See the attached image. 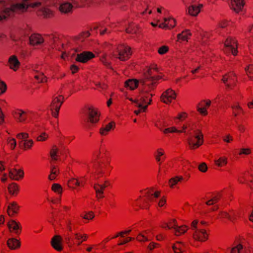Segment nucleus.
Here are the masks:
<instances>
[{"label": "nucleus", "mask_w": 253, "mask_h": 253, "mask_svg": "<svg viewBox=\"0 0 253 253\" xmlns=\"http://www.w3.org/2000/svg\"><path fill=\"white\" fill-rule=\"evenodd\" d=\"M157 72L156 68L154 67L148 69L144 73V78L140 80L142 88L139 95L134 98H127L135 107L138 108L134 111V113L136 115H138L141 113L145 112L148 106L151 104L152 101L151 97L153 94L150 92L153 89L156 82L161 79L160 75L155 74V72Z\"/></svg>", "instance_id": "nucleus-1"}, {"label": "nucleus", "mask_w": 253, "mask_h": 253, "mask_svg": "<svg viewBox=\"0 0 253 253\" xmlns=\"http://www.w3.org/2000/svg\"><path fill=\"white\" fill-rule=\"evenodd\" d=\"M46 6V0H21L20 2L11 5L0 1V20L5 19L14 12H25L29 8H39L44 17H51L53 12Z\"/></svg>", "instance_id": "nucleus-2"}, {"label": "nucleus", "mask_w": 253, "mask_h": 253, "mask_svg": "<svg viewBox=\"0 0 253 253\" xmlns=\"http://www.w3.org/2000/svg\"><path fill=\"white\" fill-rule=\"evenodd\" d=\"M149 202H157L159 207H163L166 204V199L164 197H160V192L153 189L149 191L144 199V205H142L143 209H147L148 206L147 204Z\"/></svg>", "instance_id": "nucleus-3"}, {"label": "nucleus", "mask_w": 253, "mask_h": 253, "mask_svg": "<svg viewBox=\"0 0 253 253\" xmlns=\"http://www.w3.org/2000/svg\"><path fill=\"white\" fill-rule=\"evenodd\" d=\"M36 114V113L35 111L29 110H24L21 109H16L13 113L15 120L20 123H24L26 121H32Z\"/></svg>", "instance_id": "nucleus-4"}, {"label": "nucleus", "mask_w": 253, "mask_h": 253, "mask_svg": "<svg viewBox=\"0 0 253 253\" xmlns=\"http://www.w3.org/2000/svg\"><path fill=\"white\" fill-rule=\"evenodd\" d=\"M187 141L189 148L191 149H196L203 144V135L198 130L195 135L190 136Z\"/></svg>", "instance_id": "nucleus-5"}, {"label": "nucleus", "mask_w": 253, "mask_h": 253, "mask_svg": "<svg viewBox=\"0 0 253 253\" xmlns=\"http://www.w3.org/2000/svg\"><path fill=\"white\" fill-rule=\"evenodd\" d=\"M203 4L199 3L197 0H191L187 6L186 12L192 16H196L200 13Z\"/></svg>", "instance_id": "nucleus-6"}, {"label": "nucleus", "mask_w": 253, "mask_h": 253, "mask_svg": "<svg viewBox=\"0 0 253 253\" xmlns=\"http://www.w3.org/2000/svg\"><path fill=\"white\" fill-rule=\"evenodd\" d=\"M63 100L64 97L62 96H56L53 98L50 105V110L54 117H58L59 111Z\"/></svg>", "instance_id": "nucleus-7"}, {"label": "nucleus", "mask_w": 253, "mask_h": 253, "mask_svg": "<svg viewBox=\"0 0 253 253\" xmlns=\"http://www.w3.org/2000/svg\"><path fill=\"white\" fill-rule=\"evenodd\" d=\"M118 58L122 61L128 59L131 54L130 47L125 45L120 46L118 48Z\"/></svg>", "instance_id": "nucleus-8"}, {"label": "nucleus", "mask_w": 253, "mask_h": 253, "mask_svg": "<svg viewBox=\"0 0 253 253\" xmlns=\"http://www.w3.org/2000/svg\"><path fill=\"white\" fill-rule=\"evenodd\" d=\"M154 230L153 229H147L139 232L137 237L136 240L139 242H145L151 241L153 239V234Z\"/></svg>", "instance_id": "nucleus-9"}, {"label": "nucleus", "mask_w": 253, "mask_h": 253, "mask_svg": "<svg viewBox=\"0 0 253 253\" xmlns=\"http://www.w3.org/2000/svg\"><path fill=\"white\" fill-rule=\"evenodd\" d=\"M176 93L174 90L169 88L164 91L161 95V100L166 104L170 103L176 99Z\"/></svg>", "instance_id": "nucleus-10"}, {"label": "nucleus", "mask_w": 253, "mask_h": 253, "mask_svg": "<svg viewBox=\"0 0 253 253\" xmlns=\"http://www.w3.org/2000/svg\"><path fill=\"white\" fill-rule=\"evenodd\" d=\"M108 185L109 182L106 180L102 182L98 181L94 184L93 188L95 191L97 198H102L103 197V190Z\"/></svg>", "instance_id": "nucleus-11"}, {"label": "nucleus", "mask_w": 253, "mask_h": 253, "mask_svg": "<svg viewBox=\"0 0 253 253\" xmlns=\"http://www.w3.org/2000/svg\"><path fill=\"white\" fill-rule=\"evenodd\" d=\"M192 237L194 240L203 242L208 238V234L204 229H196L193 233Z\"/></svg>", "instance_id": "nucleus-12"}, {"label": "nucleus", "mask_w": 253, "mask_h": 253, "mask_svg": "<svg viewBox=\"0 0 253 253\" xmlns=\"http://www.w3.org/2000/svg\"><path fill=\"white\" fill-rule=\"evenodd\" d=\"M224 45L226 52H231L234 55H237V43L235 40L231 38H228L224 42Z\"/></svg>", "instance_id": "nucleus-13"}, {"label": "nucleus", "mask_w": 253, "mask_h": 253, "mask_svg": "<svg viewBox=\"0 0 253 253\" xmlns=\"http://www.w3.org/2000/svg\"><path fill=\"white\" fill-rule=\"evenodd\" d=\"M86 114L88 121L91 123H96L99 120V115L97 109L92 106L87 108Z\"/></svg>", "instance_id": "nucleus-14"}, {"label": "nucleus", "mask_w": 253, "mask_h": 253, "mask_svg": "<svg viewBox=\"0 0 253 253\" xmlns=\"http://www.w3.org/2000/svg\"><path fill=\"white\" fill-rule=\"evenodd\" d=\"M7 66L13 71L18 70L20 66V62L16 55H11L9 57L7 61Z\"/></svg>", "instance_id": "nucleus-15"}, {"label": "nucleus", "mask_w": 253, "mask_h": 253, "mask_svg": "<svg viewBox=\"0 0 253 253\" xmlns=\"http://www.w3.org/2000/svg\"><path fill=\"white\" fill-rule=\"evenodd\" d=\"M94 57V55L89 51H84L80 54H78L76 57V61L81 62L85 63L90 59Z\"/></svg>", "instance_id": "nucleus-16"}, {"label": "nucleus", "mask_w": 253, "mask_h": 253, "mask_svg": "<svg viewBox=\"0 0 253 253\" xmlns=\"http://www.w3.org/2000/svg\"><path fill=\"white\" fill-rule=\"evenodd\" d=\"M176 25V20L172 17H165L164 22L160 23L158 26L162 29H171Z\"/></svg>", "instance_id": "nucleus-17"}, {"label": "nucleus", "mask_w": 253, "mask_h": 253, "mask_svg": "<svg viewBox=\"0 0 253 253\" xmlns=\"http://www.w3.org/2000/svg\"><path fill=\"white\" fill-rule=\"evenodd\" d=\"M236 76L233 72H230L223 76L222 81L229 88L234 84L236 81Z\"/></svg>", "instance_id": "nucleus-18"}, {"label": "nucleus", "mask_w": 253, "mask_h": 253, "mask_svg": "<svg viewBox=\"0 0 253 253\" xmlns=\"http://www.w3.org/2000/svg\"><path fill=\"white\" fill-rule=\"evenodd\" d=\"M29 135L27 133L22 132L18 134L16 137L19 139H21L24 141L23 145L24 148L25 149H28L32 147L33 141L32 140H27L26 139L28 137Z\"/></svg>", "instance_id": "nucleus-19"}, {"label": "nucleus", "mask_w": 253, "mask_h": 253, "mask_svg": "<svg viewBox=\"0 0 253 253\" xmlns=\"http://www.w3.org/2000/svg\"><path fill=\"white\" fill-rule=\"evenodd\" d=\"M24 172L21 169H9L8 170V177L13 180H18L23 177Z\"/></svg>", "instance_id": "nucleus-20"}, {"label": "nucleus", "mask_w": 253, "mask_h": 253, "mask_svg": "<svg viewBox=\"0 0 253 253\" xmlns=\"http://www.w3.org/2000/svg\"><path fill=\"white\" fill-rule=\"evenodd\" d=\"M44 42L42 36L38 34H33L29 37L30 44L32 45H40Z\"/></svg>", "instance_id": "nucleus-21"}, {"label": "nucleus", "mask_w": 253, "mask_h": 253, "mask_svg": "<svg viewBox=\"0 0 253 253\" xmlns=\"http://www.w3.org/2000/svg\"><path fill=\"white\" fill-rule=\"evenodd\" d=\"M244 4L243 0H231L230 6L234 11L238 13L242 10Z\"/></svg>", "instance_id": "nucleus-22"}, {"label": "nucleus", "mask_w": 253, "mask_h": 253, "mask_svg": "<svg viewBox=\"0 0 253 253\" xmlns=\"http://www.w3.org/2000/svg\"><path fill=\"white\" fill-rule=\"evenodd\" d=\"M7 225L10 232H13L16 234L19 233L21 227L20 224L18 222L11 219L7 222Z\"/></svg>", "instance_id": "nucleus-23"}, {"label": "nucleus", "mask_w": 253, "mask_h": 253, "mask_svg": "<svg viewBox=\"0 0 253 253\" xmlns=\"http://www.w3.org/2000/svg\"><path fill=\"white\" fill-rule=\"evenodd\" d=\"M19 209V206L15 202H12L7 203V212L9 216H13L17 213Z\"/></svg>", "instance_id": "nucleus-24"}, {"label": "nucleus", "mask_w": 253, "mask_h": 253, "mask_svg": "<svg viewBox=\"0 0 253 253\" xmlns=\"http://www.w3.org/2000/svg\"><path fill=\"white\" fill-rule=\"evenodd\" d=\"M62 239L60 236H55L51 240V245L57 251H61L63 249L62 245Z\"/></svg>", "instance_id": "nucleus-25"}, {"label": "nucleus", "mask_w": 253, "mask_h": 253, "mask_svg": "<svg viewBox=\"0 0 253 253\" xmlns=\"http://www.w3.org/2000/svg\"><path fill=\"white\" fill-rule=\"evenodd\" d=\"M115 124L113 122H111L106 125L101 127L99 129V134L101 136H106L111 130L114 129Z\"/></svg>", "instance_id": "nucleus-26"}, {"label": "nucleus", "mask_w": 253, "mask_h": 253, "mask_svg": "<svg viewBox=\"0 0 253 253\" xmlns=\"http://www.w3.org/2000/svg\"><path fill=\"white\" fill-rule=\"evenodd\" d=\"M155 158L157 162L161 164L166 158L165 150L162 148L157 149L155 154Z\"/></svg>", "instance_id": "nucleus-27"}, {"label": "nucleus", "mask_w": 253, "mask_h": 253, "mask_svg": "<svg viewBox=\"0 0 253 253\" xmlns=\"http://www.w3.org/2000/svg\"><path fill=\"white\" fill-rule=\"evenodd\" d=\"M214 162L217 167L222 168L227 165L228 159L226 156H220L214 160Z\"/></svg>", "instance_id": "nucleus-28"}, {"label": "nucleus", "mask_w": 253, "mask_h": 253, "mask_svg": "<svg viewBox=\"0 0 253 253\" xmlns=\"http://www.w3.org/2000/svg\"><path fill=\"white\" fill-rule=\"evenodd\" d=\"M7 247L10 250H16L20 246V242L15 238H11L7 240L6 242Z\"/></svg>", "instance_id": "nucleus-29"}, {"label": "nucleus", "mask_w": 253, "mask_h": 253, "mask_svg": "<svg viewBox=\"0 0 253 253\" xmlns=\"http://www.w3.org/2000/svg\"><path fill=\"white\" fill-rule=\"evenodd\" d=\"M183 180V177L181 175L174 176L170 178L168 181V185L170 188H174L176 185Z\"/></svg>", "instance_id": "nucleus-30"}, {"label": "nucleus", "mask_w": 253, "mask_h": 253, "mask_svg": "<svg viewBox=\"0 0 253 253\" xmlns=\"http://www.w3.org/2000/svg\"><path fill=\"white\" fill-rule=\"evenodd\" d=\"M139 83H140V81H139L136 79H129L125 82V86L127 88L133 90L138 86ZM140 84L142 85L141 83Z\"/></svg>", "instance_id": "nucleus-31"}, {"label": "nucleus", "mask_w": 253, "mask_h": 253, "mask_svg": "<svg viewBox=\"0 0 253 253\" xmlns=\"http://www.w3.org/2000/svg\"><path fill=\"white\" fill-rule=\"evenodd\" d=\"M74 236V240L76 241V245L77 246H80L83 242L86 241L87 239V235L86 234L75 233Z\"/></svg>", "instance_id": "nucleus-32"}, {"label": "nucleus", "mask_w": 253, "mask_h": 253, "mask_svg": "<svg viewBox=\"0 0 253 253\" xmlns=\"http://www.w3.org/2000/svg\"><path fill=\"white\" fill-rule=\"evenodd\" d=\"M7 190L9 194L13 196H16L19 191L18 185L15 183H11L8 184Z\"/></svg>", "instance_id": "nucleus-33"}, {"label": "nucleus", "mask_w": 253, "mask_h": 253, "mask_svg": "<svg viewBox=\"0 0 253 253\" xmlns=\"http://www.w3.org/2000/svg\"><path fill=\"white\" fill-rule=\"evenodd\" d=\"M172 229H173L175 235L179 236L186 232L188 227L185 225L178 226L177 224H174Z\"/></svg>", "instance_id": "nucleus-34"}, {"label": "nucleus", "mask_w": 253, "mask_h": 253, "mask_svg": "<svg viewBox=\"0 0 253 253\" xmlns=\"http://www.w3.org/2000/svg\"><path fill=\"white\" fill-rule=\"evenodd\" d=\"M231 108L232 109L233 114L235 117H238L241 114L244 113L242 108L238 102L234 103L231 106Z\"/></svg>", "instance_id": "nucleus-35"}, {"label": "nucleus", "mask_w": 253, "mask_h": 253, "mask_svg": "<svg viewBox=\"0 0 253 253\" xmlns=\"http://www.w3.org/2000/svg\"><path fill=\"white\" fill-rule=\"evenodd\" d=\"M190 36L191 33L189 30L183 31L177 35V41L178 42L187 41Z\"/></svg>", "instance_id": "nucleus-36"}, {"label": "nucleus", "mask_w": 253, "mask_h": 253, "mask_svg": "<svg viewBox=\"0 0 253 253\" xmlns=\"http://www.w3.org/2000/svg\"><path fill=\"white\" fill-rule=\"evenodd\" d=\"M174 253H182L184 251V244L181 242H177L172 246Z\"/></svg>", "instance_id": "nucleus-37"}, {"label": "nucleus", "mask_w": 253, "mask_h": 253, "mask_svg": "<svg viewBox=\"0 0 253 253\" xmlns=\"http://www.w3.org/2000/svg\"><path fill=\"white\" fill-rule=\"evenodd\" d=\"M59 173V169L55 166L53 165L51 167L50 174L49 175L48 178L50 180L55 179Z\"/></svg>", "instance_id": "nucleus-38"}, {"label": "nucleus", "mask_w": 253, "mask_h": 253, "mask_svg": "<svg viewBox=\"0 0 253 253\" xmlns=\"http://www.w3.org/2000/svg\"><path fill=\"white\" fill-rule=\"evenodd\" d=\"M138 26L133 23H129L126 29V32L128 34H136L138 29Z\"/></svg>", "instance_id": "nucleus-39"}, {"label": "nucleus", "mask_w": 253, "mask_h": 253, "mask_svg": "<svg viewBox=\"0 0 253 253\" xmlns=\"http://www.w3.org/2000/svg\"><path fill=\"white\" fill-rule=\"evenodd\" d=\"M34 70L37 72V74L35 75V79L39 82H45L46 81V78L42 73L39 72L38 68H34Z\"/></svg>", "instance_id": "nucleus-40"}, {"label": "nucleus", "mask_w": 253, "mask_h": 253, "mask_svg": "<svg viewBox=\"0 0 253 253\" xmlns=\"http://www.w3.org/2000/svg\"><path fill=\"white\" fill-rule=\"evenodd\" d=\"M68 186L73 189L75 188V186H81V182L79 180L76 178H71L68 181Z\"/></svg>", "instance_id": "nucleus-41"}, {"label": "nucleus", "mask_w": 253, "mask_h": 253, "mask_svg": "<svg viewBox=\"0 0 253 253\" xmlns=\"http://www.w3.org/2000/svg\"><path fill=\"white\" fill-rule=\"evenodd\" d=\"M160 129L165 134H167L168 133H181V130H178L176 127L175 126H171L169 127H168L165 129H161L160 128Z\"/></svg>", "instance_id": "nucleus-42"}, {"label": "nucleus", "mask_w": 253, "mask_h": 253, "mask_svg": "<svg viewBox=\"0 0 253 253\" xmlns=\"http://www.w3.org/2000/svg\"><path fill=\"white\" fill-rule=\"evenodd\" d=\"M217 218L218 219H223L226 218L229 220L233 222L234 221V218H232L230 215L229 212L226 211H221L219 215L217 216Z\"/></svg>", "instance_id": "nucleus-43"}, {"label": "nucleus", "mask_w": 253, "mask_h": 253, "mask_svg": "<svg viewBox=\"0 0 253 253\" xmlns=\"http://www.w3.org/2000/svg\"><path fill=\"white\" fill-rule=\"evenodd\" d=\"M150 242L146 246L148 253H152V251L160 246V244L154 241H150Z\"/></svg>", "instance_id": "nucleus-44"}, {"label": "nucleus", "mask_w": 253, "mask_h": 253, "mask_svg": "<svg viewBox=\"0 0 253 253\" xmlns=\"http://www.w3.org/2000/svg\"><path fill=\"white\" fill-rule=\"evenodd\" d=\"M81 216L84 219L91 220L94 217V214L92 211H84L81 214Z\"/></svg>", "instance_id": "nucleus-45"}, {"label": "nucleus", "mask_w": 253, "mask_h": 253, "mask_svg": "<svg viewBox=\"0 0 253 253\" xmlns=\"http://www.w3.org/2000/svg\"><path fill=\"white\" fill-rule=\"evenodd\" d=\"M51 189L55 193L61 195L63 192V188L61 185L58 183H54L51 186Z\"/></svg>", "instance_id": "nucleus-46"}, {"label": "nucleus", "mask_w": 253, "mask_h": 253, "mask_svg": "<svg viewBox=\"0 0 253 253\" xmlns=\"http://www.w3.org/2000/svg\"><path fill=\"white\" fill-rule=\"evenodd\" d=\"M48 137L49 135L47 133L45 132H42L37 136V140L41 142L45 141L48 138Z\"/></svg>", "instance_id": "nucleus-47"}, {"label": "nucleus", "mask_w": 253, "mask_h": 253, "mask_svg": "<svg viewBox=\"0 0 253 253\" xmlns=\"http://www.w3.org/2000/svg\"><path fill=\"white\" fill-rule=\"evenodd\" d=\"M58 149L56 146H54L50 151V156L52 160H56L57 159Z\"/></svg>", "instance_id": "nucleus-48"}, {"label": "nucleus", "mask_w": 253, "mask_h": 253, "mask_svg": "<svg viewBox=\"0 0 253 253\" xmlns=\"http://www.w3.org/2000/svg\"><path fill=\"white\" fill-rule=\"evenodd\" d=\"M243 250V246L241 244H238L233 247L230 250L231 253H241Z\"/></svg>", "instance_id": "nucleus-49"}, {"label": "nucleus", "mask_w": 253, "mask_h": 253, "mask_svg": "<svg viewBox=\"0 0 253 253\" xmlns=\"http://www.w3.org/2000/svg\"><path fill=\"white\" fill-rule=\"evenodd\" d=\"M197 110L202 115L206 116L208 114L206 108L204 106H201L200 103L197 105Z\"/></svg>", "instance_id": "nucleus-50"}, {"label": "nucleus", "mask_w": 253, "mask_h": 253, "mask_svg": "<svg viewBox=\"0 0 253 253\" xmlns=\"http://www.w3.org/2000/svg\"><path fill=\"white\" fill-rule=\"evenodd\" d=\"M246 71L250 79L253 80V65H250L246 68Z\"/></svg>", "instance_id": "nucleus-51"}, {"label": "nucleus", "mask_w": 253, "mask_h": 253, "mask_svg": "<svg viewBox=\"0 0 253 253\" xmlns=\"http://www.w3.org/2000/svg\"><path fill=\"white\" fill-rule=\"evenodd\" d=\"M169 50V47L167 45H163L158 49V52L160 55H164L167 53Z\"/></svg>", "instance_id": "nucleus-52"}, {"label": "nucleus", "mask_w": 253, "mask_h": 253, "mask_svg": "<svg viewBox=\"0 0 253 253\" xmlns=\"http://www.w3.org/2000/svg\"><path fill=\"white\" fill-rule=\"evenodd\" d=\"M219 199V196L218 195H215L211 200L208 201L206 202V204L209 206L212 205L215 203H216L218 201Z\"/></svg>", "instance_id": "nucleus-53"}, {"label": "nucleus", "mask_w": 253, "mask_h": 253, "mask_svg": "<svg viewBox=\"0 0 253 253\" xmlns=\"http://www.w3.org/2000/svg\"><path fill=\"white\" fill-rule=\"evenodd\" d=\"M7 143L11 149H14L16 145V140L14 138H8L7 139Z\"/></svg>", "instance_id": "nucleus-54"}, {"label": "nucleus", "mask_w": 253, "mask_h": 253, "mask_svg": "<svg viewBox=\"0 0 253 253\" xmlns=\"http://www.w3.org/2000/svg\"><path fill=\"white\" fill-rule=\"evenodd\" d=\"M187 117V114L185 112H182L178 113L177 116L174 118V119L181 121L185 119Z\"/></svg>", "instance_id": "nucleus-55"}, {"label": "nucleus", "mask_w": 253, "mask_h": 253, "mask_svg": "<svg viewBox=\"0 0 253 253\" xmlns=\"http://www.w3.org/2000/svg\"><path fill=\"white\" fill-rule=\"evenodd\" d=\"M251 153V149L249 148H242L240 150L239 154L240 155H248Z\"/></svg>", "instance_id": "nucleus-56"}, {"label": "nucleus", "mask_w": 253, "mask_h": 253, "mask_svg": "<svg viewBox=\"0 0 253 253\" xmlns=\"http://www.w3.org/2000/svg\"><path fill=\"white\" fill-rule=\"evenodd\" d=\"M55 42H56L57 45H55L53 46L52 48H56L59 51H62V48H64V45L63 43H62L59 40L56 39L55 40Z\"/></svg>", "instance_id": "nucleus-57"}, {"label": "nucleus", "mask_w": 253, "mask_h": 253, "mask_svg": "<svg viewBox=\"0 0 253 253\" xmlns=\"http://www.w3.org/2000/svg\"><path fill=\"white\" fill-rule=\"evenodd\" d=\"M198 169L202 172H206L208 170L207 164L204 162L201 163L198 166Z\"/></svg>", "instance_id": "nucleus-58"}, {"label": "nucleus", "mask_w": 253, "mask_h": 253, "mask_svg": "<svg viewBox=\"0 0 253 253\" xmlns=\"http://www.w3.org/2000/svg\"><path fill=\"white\" fill-rule=\"evenodd\" d=\"M101 62L104 65L107 67H110V63L108 59L107 58L106 55L103 56L101 59Z\"/></svg>", "instance_id": "nucleus-59"}, {"label": "nucleus", "mask_w": 253, "mask_h": 253, "mask_svg": "<svg viewBox=\"0 0 253 253\" xmlns=\"http://www.w3.org/2000/svg\"><path fill=\"white\" fill-rule=\"evenodd\" d=\"M247 175L246 174L241 175L239 176L238 180L240 183H245L249 181L247 179Z\"/></svg>", "instance_id": "nucleus-60"}, {"label": "nucleus", "mask_w": 253, "mask_h": 253, "mask_svg": "<svg viewBox=\"0 0 253 253\" xmlns=\"http://www.w3.org/2000/svg\"><path fill=\"white\" fill-rule=\"evenodd\" d=\"M191 228L193 231V232L196 229H198L200 228V225H198V221L197 220H194V221H193L192 222L191 224Z\"/></svg>", "instance_id": "nucleus-61"}, {"label": "nucleus", "mask_w": 253, "mask_h": 253, "mask_svg": "<svg viewBox=\"0 0 253 253\" xmlns=\"http://www.w3.org/2000/svg\"><path fill=\"white\" fill-rule=\"evenodd\" d=\"M5 123V115L2 109L0 107V126L3 125Z\"/></svg>", "instance_id": "nucleus-62"}, {"label": "nucleus", "mask_w": 253, "mask_h": 253, "mask_svg": "<svg viewBox=\"0 0 253 253\" xmlns=\"http://www.w3.org/2000/svg\"><path fill=\"white\" fill-rule=\"evenodd\" d=\"M200 103L201 106H204L207 109L211 105V101L210 100H205Z\"/></svg>", "instance_id": "nucleus-63"}, {"label": "nucleus", "mask_w": 253, "mask_h": 253, "mask_svg": "<svg viewBox=\"0 0 253 253\" xmlns=\"http://www.w3.org/2000/svg\"><path fill=\"white\" fill-rule=\"evenodd\" d=\"M6 89V85L5 83L0 81V94L3 93Z\"/></svg>", "instance_id": "nucleus-64"}]
</instances>
